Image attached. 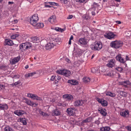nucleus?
Here are the masks:
<instances>
[{
    "label": "nucleus",
    "instance_id": "nucleus-1",
    "mask_svg": "<svg viewBox=\"0 0 131 131\" xmlns=\"http://www.w3.org/2000/svg\"><path fill=\"white\" fill-rule=\"evenodd\" d=\"M123 44V42L121 41L116 40L112 41L110 44L111 47L117 49L122 47Z\"/></svg>",
    "mask_w": 131,
    "mask_h": 131
},
{
    "label": "nucleus",
    "instance_id": "nucleus-2",
    "mask_svg": "<svg viewBox=\"0 0 131 131\" xmlns=\"http://www.w3.org/2000/svg\"><path fill=\"white\" fill-rule=\"evenodd\" d=\"M56 72L59 74L63 75L67 77L70 75L71 73L70 71L65 69L58 70L56 71Z\"/></svg>",
    "mask_w": 131,
    "mask_h": 131
},
{
    "label": "nucleus",
    "instance_id": "nucleus-3",
    "mask_svg": "<svg viewBox=\"0 0 131 131\" xmlns=\"http://www.w3.org/2000/svg\"><path fill=\"white\" fill-rule=\"evenodd\" d=\"M31 46V43L29 42L22 43L19 46V49L22 50H25L28 48H30Z\"/></svg>",
    "mask_w": 131,
    "mask_h": 131
},
{
    "label": "nucleus",
    "instance_id": "nucleus-4",
    "mask_svg": "<svg viewBox=\"0 0 131 131\" xmlns=\"http://www.w3.org/2000/svg\"><path fill=\"white\" fill-rule=\"evenodd\" d=\"M38 20L39 18L38 15L35 14L30 18V23L33 26L36 25V24L37 23Z\"/></svg>",
    "mask_w": 131,
    "mask_h": 131
},
{
    "label": "nucleus",
    "instance_id": "nucleus-5",
    "mask_svg": "<svg viewBox=\"0 0 131 131\" xmlns=\"http://www.w3.org/2000/svg\"><path fill=\"white\" fill-rule=\"evenodd\" d=\"M55 45L56 44L54 43L53 42L50 41L46 45V49L47 50H50L53 48Z\"/></svg>",
    "mask_w": 131,
    "mask_h": 131
},
{
    "label": "nucleus",
    "instance_id": "nucleus-6",
    "mask_svg": "<svg viewBox=\"0 0 131 131\" xmlns=\"http://www.w3.org/2000/svg\"><path fill=\"white\" fill-rule=\"evenodd\" d=\"M63 97L66 99L67 101L69 102L72 101L73 99V97L70 94H66L63 95Z\"/></svg>",
    "mask_w": 131,
    "mask_h": 131
},
{
    "label": "nucleus",
    "instance_id": "nucleus-7",
    "mask_svg": "<svg viewBox=\"0 0 131 131\" xmlns=\"http://www.w3.org/2000/svg\"><path fill=\"white\" fill-rule=\"evenodd\" d=\"M74 109V108H68L67 109L66 112L69 115H73L75 112Z\"/></svg>",
    "mask_w": 131,
    "mask_h": 131
},
{
    "label": "nucleus",
    "instance_id": "nucleus-8",
    "mask_svg": "<svg viewBox=\"0 0 131 131\" xmlns=\"http://www.w3.org/2000/svg\"><path fill=\"white\" fill-rule=\"evenodd\" d=\"M115 36V34L110 32H109L106 33V34L104 35L105 37L109 39H111L114 38Z\"/></svg>",
    "mask_w": 131,
    "mask_h": 131
},
{
    "label": "nucleus",
    "instance_id": "nucleus-9",
    "mask_svg": "<svg viewBox=\"0 0 131 131\" xmlns=\"http://www.w3.org/2000/svg\"><path fill=\"white\" fill-rule=\"evenodd\" d=\"M115 60L112 59L108 61V63L107 64V66L109 67L112 68L115 65Z\"/></svg>",
    "mask_w": 131,
    "mask_h": 131
},
{
    "label": "nucleus",
    "instance_id": "nucleus-10",
    "mask_svg": "<svg viewBox=\"0 0 131 131\" xmlns=\"http://www.w3.org/2000/svg\"><path fill=\"white\" fill-rule=\"evenodd\" d=\"M84 101L82 100H77L74 103V105L75 106H79L82 105Z\"/></svg>",
    "mask_w": 131,
    "mask_h": 131
},
{
    "label": "nucleus",
    "instance_id": "nucleus-11",
    "mask_svg": "<svg viewBox=\"0 0 131 131\" xmlns=\"http://www.w3.org/2000/svg\"><path fill=\"white\" fill-rule=\"evenodd\" d=\"M20 57L18 56L13 59H11L10 60V63L12 64H15L18 62L19 60Z\"/></svg>",
    "mask_w": 131,
    "mask_h": 131
},
{
    "label": "nucleus",
    "instance_id": "nucleus-12",
    "mask_svg": "<svg viewBox=\"0 0 131 131\" xmlns=\"http://www.w3.org/2000/svg\"><path fill=\"white\" fill-rule=\"evenodd\" d=\"M87 43V39L85 38H80L78 40V44L80 45H85Z\"/></svg>",
    "mask_w": 131,
    "mask_h": 131
},
{
    "label": "nucleus",
    "instance_id": "nucleus-13",
    "mask_svg": "<svg viewBox=\"0 0 131 131\" xmlns=\"http://www.w3.org/2000/svg\"><path fill=\"white\" fill-rule=\"evenodd\" d=\"M14 113L18 116L22 115L26 113L23 110H15L14 112Z\"/></svg>",
    "mask_w": 131,
    "mask_h": 131
},
{
    "label": "nucleus",
    "instance_id": "nucleus-14",
    "mask_svg": "<svg viewBox=\"0 0 131 131\" xmlns=\"http://www.w3.org/2000/svg\"><path fill=\"white\" fill-rule=\"evenodd\" d=\"M98 110L103 116H105L107 114L106 110L105 108H99L98 109Z\"/></svg>",
    "mask_w": 131,
    "mask_h": 131
},
{
    "label": "nucleus",
    "instance_id": "nucleus-15",
    "mask_svg": "<svg viewBox=\"0 0 131 131\" xmlns=\"http://www.w3.org/2000/svg\"><path fill=\"white\" fill-rule=\"evenodd\" d=\"M14 43L13 41L9 39H6L5 40L4 45L5 46L8 45L12 46L13 45Z\"/></svg>",
    "mask_w": 131,
    "mask_h": 131
},
{
    "label": "nucleus",
    "instance_id": "nucleus-16",
    "mask_svg": "<svg viewBox=\"0 0 131 131\" xmlns=\"http://www.w3.org/2000/svg\"><path fill=\"white\" fill-rule=\"evenodd\" d=\"M94 44L95 45L97 50L98 51L100 50L102 47V44L100 42H95L94 43Z\"/></svg>",
    "mask_w": 131,
    "mask_h": 131
},
{
    "label": "nucleus",
    "instance_id": "nucleus-17",
    "mask_svg": "<svg viewBox=\"0 0 131 131\" xmlns=\"http://www.w3.org/2000/svg\"><path fill=\"white\" fill-rule=\"evenodd\" d=\"M24 100H25V102L27 105L32 106H34V103L33 102L25 98L24 99Z\"/></svg>",
    "mask_w": 131,
    "mask_h": 131
},
{
    "label": "nucleus",
    "instance_id": "nucleus-18",
    "mask_svg": "<svg viewBox=\"0 0 131 131\" xmlns=\"http://www.w3.org/2000/svg\"><path fill=\"white\" fill-rule=\"evenodd\" d=\"M8 108L7 105L5 103H2L0 104V109L1 110H7Z\"/></svg>",
    "mask_w": 131,
    "mask_h": 131
},
{
    "label": "nucleus",
    "instance_id": "nucleus-19",
    "mask_svg": "<svg viewBox=\"0 0 131 131\" xmlns=\"http://www.w3.org/2000/svg\"><path fill=\"white\" fill-rule=\"evenodd\" d=\"M56 18L54 16H51L50 18H49V21L52 24H53L56 22Z\"/></svg>",
    "mask_w": 131,
    "mask_h": 131
},
{
    "label": "nucleus",
    "instance_id": "nucleus-20",
    "mask_svg": "<svg viewBox=\"0 0 131 131\" xmlns=\"http://www.w3.org/2000/svg\"><path fill=\"white\" fill-rule=\"evenodd\" d=\"M111 129L109 126L102 127L100 128L101 131H109Z\"/></svg>",
    "mask_w": 131,
    "mask_h": 131
},
{
    "label": "nucleus",
    "instance_id": "nucleus-21",
    "mask_svg": "<svg viewBox=\"0 0 131 131\" xmlns=\"http://www.w3.org/2000/svg\"><path fill=\"white\" fill-rule=\"evenodd\" d=\"M120 114L122 116L125 117L127 115L128 116L129 115V112L128 110H125L121 112Z\"/></svg>",
    "mask_w": 131,
    "mask_h": 131
},
{
    "label": "nucleus",
    "instance_id": "nucleus-22",
    "mask_svg": "<svg viewBox=\"0 0 131 131\" xmlns=\"http://www.w3.org/2000/svg\"><path fill=\"white\" fill-rule=\"evenodd\" d=\"M53 41L54 42H56V44L57 43L59 45L61 43V39L59 37L54 38Z\"/></svg>",
    "mask_w": 131,
    "mask_h": 131
},
{
    "label": "nucleus",
    "instance_id": "nucleus-23",
    "mask_svg": "<svg viewBox=\"0 0 131 131\" xmlns=\"http://www.w3.org/2000/svg\"><path fill=\"white\" fill-rule=\"evenodd\" d=\"M19 121L23 124V125H26L27 124L26 119L25 118H20L18 119Z\"/></svg>",
    "mask_w": 131,
    "mask_h": 131
},
{
    "label": "nucleus",
    "instance_id": "nucleus-24",
    "mask_svg": "<svg viewBox=\"0 0 131 131\" xmlns=\"http://www.w3.org/2000/svg\"><path fill=\"white\" fill-rule=\"evenodd\" d=\"M53 114L56 116H58L60 115L61 112L59 110L56 109L53 111Z\"/></svg>",
    "mask_w": 131,
    "mask_h": 131
},
{
    "label": "nucleus",
    "instance_id": "nucleus-25",
    "mask_svg": "<svg viewBox=\"0 0 131 131\" xmlns=\"http://www.w3.org/2000/svg\"><path fill=\"white\" fill-rule=\"evenodd\" d=\"M31 41L33 42H37L39 41V39L38 38L36 37H32L31 38Z\"/></svg>",
    "mask_w": 131,
    "mask_h": 131
},
{
    "label": "nucleus",
    "instance_id": "nucleus-26",
    "mask_svg": "<svg viewBox=\"0 0 131 131\" xmlns=\"http://www.w3.org/2000/svg\"><path fill=\"white\" fill-rule=\"evenodd\" d=\"M106 95L109 96L111 97H114L116 95L115 93H112L111 92L108 91L106 92Z\"/></svg>",
    "mask_w": 131,
    "mask_h": 131
},
{
    "label": "nucleus",
    "instance_id": "nucleus-27",
    "mask_svg": "<svg viewBox=\"0 0 131 131\" xmlns=\"http://www.w3.org/2000/svg\"><path fill=\"white\" fill-rule=\"evenodd\" d=\"M124 84H126L127 85H130L131 84V82L128 80L122 81L121 83V84L122 85H124Z\"/></svg>",
    "mask_w": 131,
    "mask_h": 131
},
{
    "label": "nucleus",
    "instance_id": "nucleus-28",
    "mask_svg": "<svg viewBox=\"0 0 131 131\" xmlns=\"http://www.w3.org/2000/svg\"><path fill=\"white\" fill-rule=\"evenodd\" d=\"M27 96L31 98H32L34 100L37 97V95H35L34 94H28Z\"/></svg>",
    "mask_w": 131,
    "mask_h": 131
},
{
    "label": "nucleus",
    "instance_id": "nucleus-29",
    "mask_svg": "<svg viewBox=\"0 0 131 131\" xmlns=\"http://www.w3.org/2000/svg\"><path fill=\"white\" fill-rule=\"evenodd\" d=\"M36 73L35 72H32L30 73H29L27 74H26L25 76L26 78H28V77L32 76L36 74Z\"/></svg>",
    "mask_w": 131,
    "mask_h": 131
},
{
    "label": "nucleus",
    "instance_id": "nucleus-30",
    "mask_svg": "<svg viewBox=\"0 0 131 131\" xmlns=\"http://www.w3.org/2000/svg\"><path fill=\"white\" fill-rule=\"evenodd\" d=\"M90 81V79L89 78H84V77L83 79V81L85 83H88Z\"/></svg>",
    "mask_w": 131,
    "mask_h": 131
},
{
    "label": "nucleus",
    "instance_id": "nucleus-31",
    "mask_svg": "<svg viewBox=\"0 0 131 131\" xmlns=\"http://www.w3.org/2000/svg\"><path fill=\"white\" fill-rule=\"evenodd\" d=\"M91 119L89 117L88 118L86 119L83 121L82 123H87L90 122L91 121Z\"/></svg>",
    "mask_w": 131,
    "mask_h": 131
},
{
    "label": "nucleus",
    "instance_id": "nucleus-32",
    "mask_svg": "<svg viewBox=\"0 0 131 131\" xmlns=\"http://www.w3.org/2000/svg\"><path fill=\"white\" fill-rule=\"evenodd\" d=\"M4 131H12V128L9 126L5 127L4 129Z\"/></svg>",
    "mask_w": 131,
    "mask_h": 131
},
{
    "label": "nucleus",
    "instance_id": "nucleus-33",
    "mask_svg": "<svg viewBox=\"0 0 131 131\" xmlns=\"http://www.w3.org/2000/svg\"><path fill=\"white\" fill-rule=\"evenodd\" d=\"M90 48L93 50L95 51L97 50L95 45L94 44V43L93 44L90 45Z\"/></svg>",
    "mask_w": 131,
    "mask_h": 131
},
{
    "label": "nucleus",
    "instance_id": "nucleus-34",
    "mask_svg": "<svg viewBox=\"0 0 131 131\" xmlns=\"http://www.w3.org/2000/svg\"><path fill=\"white\" fill-rule=\"evenodd\" d=\"M101 104L103 106H106L107 105V103L106 101L103 100Z\"/></svg>",
    "mask_w": 131,
    "mask_h": 131
},
{
    "label": "nucleus",
    "instance_id": "nucleus-35",
    "mask_svg": "<svg viewBox=\"0 0 131 131\" xmlns=\"http://www.w3.org/2000/svg\"><path fill=\"white\" fill-rule=\"evenodd\" d=\"M97 4L94 3L93 4V7H91V8L89 9V10L92 11V10H95L96 6H96Z\"/></svg>",
    "mask_w": 131,
    "mask_h": 131
},
{
    "label": "nucleus",
    "instance_id": "nucleus-36",
    "mask_svg": "<svg viewBox=\"0 0 131 131\" xmlns=\"http://www.w3.org/2000/svg\"><path fill=\"white\" fill-rule=\"evenodd\" d=\"M7 68L8 67L5 65H2L0 67L1 69L5 70H7Z\"/></svg>",
    "mask_w": 131,
    "mask_h": 131
},
{
    "label": "nucleus",
    "instance_id": "nucleus-37",
    "mask_svg": "<svg viewBox=\"0 0 131 131\" xmlns=\"http://www.w3.org/2000/svg\"><path fill=\"white\" fill-rule=\"evenodd\" d=\"M125 92L122 91H119V93L121 96H125Z\"/></svg>",
    "mask_w": 131,
    "mask_h": 131
},
{
    "label": "nucleus",
    "instance_id": "nucleus-38",
    "mask_svg": "<svg viewBox=\"0 0 131 131\" xmlns=\"http://www.w3.org/2000/svg\"><path fill=\"white\" fill-rule=\"evenodd\" d=\"M115 69L117 71L119 72H122V71L123 70L122 68L120 67L116 68H115Z\"/></svg>",
    "mask_w": 131,
    "mask_h": 131
},
{
    "label": "nucleus",
    "instance_id": "nucleus-39",
    "mask_svg": "<svg viewBox=\"0 0 131 131\" xmlns=\"http://www.w3.org/2000/svg\"><path fill=\"white\" fill-rule=\"evenodd\" d=\"M71 82L72 85H76L78 84V82L75 80H72Z\"/></svg>",
    "mask_w": 131,
    "mask_h": 131
},
{
    "label": "nucleus",
    "instance_id": "nucleus-40",
    "mask_svg": "<svg viewBox=\"0 0 131 131\" xmlns=\"http://www.w3.org/2000/svg\"><path fill=\"white\" fill-rule=\"evenodd\" d=\"M121 58V55H118L116 57V59L118 61H120Z\"/></svg>",
    "mask_w": 131,
    "mask_h": 131
},
{
    "label": "nucleus",
    "instance_id": "nucleus-41",
    "mask_svg": "<svg viewBox=\"0 0 131 131\" xmlns=\"http://www.w3.org/2000/svg\"><path fill=\"white\" fill-rule=\"evenodd\" d=\"M91 71L92 72L95 73L97 71V69L96 68H92L91 69Z\"/></svg>",
    "mask_w": 131,
    "mask_h": 131
},
{
    "label": "nucleus",
    "instance_id": "nucleus-42",
    "mask_svg": "<svg viewBox=\"0 0 131 131\" xmlns=\"http://www.w3.org/2000/svg\"><path fill=\"white\" fill-rule=\"evenodd\" d=\"M47 3H49L50 5H52L53 6H57V4L53 2H49Z\"/></svg>",
    "mask_w": 131,
    "mask_h": 131
},
{
    "label": "nucleus",
    "instance_id": "nucleus-43",
    "mask_svg": "<svg viewBox=\"0 0 131 131\" xmlns=\"http://www.w3.org/2000/svg\"><path fill=\"white\" fill-rule=\"evenodd\" d=\"M36 25L33 26L35 27V28L38 29L41 28V27H40V25H39V24L38 23H36Z\"/></svg>",
    "mask_w": 131,
    "mask_h": 131
},
{
    "label": "nucleus",
    "instance_id": "nucleus-44",
    "mask_svg": "<svg viewBox=\"0 0 131 131\" xmlns=\"http://www.w3.org/2000/svg\"><path fill=\"white\" fill-rule=\"evenodd\" d=\"M103 99H100L99 98H97L96 99V100L100 103L101 104V103H102V102L103 101Z\"/></svg>",
    "mask_w": 131,
    "mask_h": 131
},
{
    "label": "nucleus",
    "instance_id": "nucleus-45",
    "mask_svg": "<svg viewBox=\"0 0 131 131\" xmlns=\"http://www.w3.org/2000/svg\"><path fill=\"white\" fill-rule=\"evenodd\" d=\"M126 61L125 59L122 58L121 57V59L119 62L121 63H124Z\"/></svg>",
    "mask_w": 131,
    "mask_h": 131
},
{
    "label": "nucleus",
    "instance_id": "nucleus-46",
    "mask_svg": "<svg viewBox=\"0 0 131 131\" xmlns=\"http://www.w3.org/2000/svg\"><path fill=\"white\" fill-rule=\"evenodd\" d=\"M55 79H56V76L54 75L52 76L51 78V80L52 81L54 80Z\"/></svg>",
    "mask_w": 131,
    "mask_h": 131
},
{
    "label": "nucleus",
    "instance_id": "nucleus-47",
    "mask_svg": "<svg viewBox=\"0 0 131 131\" xmlns=\"http://www.w3.org/2000/svg\"><path fill=\"white\" fill-rule=\"evenodd\" d=\"M126 128L129 131H131V125L127 126L126 127Z\"/></svg>",
    "mask_w": 131,
    "mask_h": 131
},
{
    "label": "nucleus",
    "instance_id": "nucleus-48",
    "mask_svg": "<svg viewBox=\"0 0 131 131\" xmlns=\"http://www.w3.org/2000/svg\"><path fill=\"white\" fill-rule=\"evenodd\" d=\"M15 86H17V85H20L21 83L20 82V81H18L17 82H16L15 83Z\"/></svg>",
    "mask_w": 131,
    "mask_h": 131
},
{
    "label": "nucleus",
    "instance_id": "nucleus-49",
    "mask_svg": "<svg viewBox=\"0 0 131 131\" xmlns=\"http://www.w3.org/2000/svg\"><path fill=\"white\" fill-rule=\"evenodd\" d=\"M85 0H75V1L77 2H79L80 3H83Z\"/></svg>",
    "mask_w": 131,
    "mask_h": 131
},
{
    "label": "nucleus",
    "instance_id": "nucleus-50",
    "mask_svg": "<svg viewBox=\"0 0 131 131\" xmlns=\"http://www.w3.org/2000/svg\"><path fill=\"white\" fill-rule=\"evenodd\" d=\"M38 23L41 28H42L44 26L43 24L42 23Z\"/></svg>",
    "mask_w": 131,
    "mask_h": 131
},
{
    "label": "nucleus",
    "instance_id": "nucleus-51",
    "mask_svg": "<svg viewBox=\"0 0 131 131\" xmlns=\"http://www.w3.org/2000/svg\"><path fill=\"white\" fill-rule=\"evenodd\" d=\"M20 76L19 75H15L14 77V78L15 79H18L19 78Z\"/></svg>",
    "mask_w": 131,
    "mask_h": 131
},
{
    "label": "nucleus",
    "instance_id": "nucleus-52",
    "mask_svg": "<svg viewBox=\"0 0 131 131\" xmlns=\"http://www.w3.org/2000/svg\"><path fill=\"white\" fill-rule=\"evenodd\" d=\"M73 17V16L72 15H69L67 17V19H70L72 18Z\"/></svg>",
    "mask_w": 131,
    "mask_h": 131
},
{
    "label": "nucleus",
    "instance_id": "nucleus-53",
    "mask_svg": "<svg viewBox=\"0 0 131 131\" xmlns=\"http://www.w3.org/2000/svg\"><path fill=\"white\" fill-rule=\"evenodd\" d=\"M37 97L36 98L35 100L39 101L42 100L41 98L40 97H38L37 96Z\"/></svg>",
    "mask_w": 131,
    "mask_h": 131
},
{
    "label": "nucleus",
    "instance_id": "nucleus-54",
    "mask_svg": "<svg viewBox=\"0 0 131 131\" xmlns=\"http://www.w3.org/2000/svg\"><path fill=\"white\" fill-rule=\"evenodd\" d=\"M62 3L65 4H67L68 2L67 0H62Z\"/></svg>",
    "mask_w": 131,
    "mask_h": 131
},
{
    "label": "nucleus",
    "instance_id": "nucleus-55",
    "mask_svg": "<svg viewBox=\"0 0 131 131\" xmlns=\"http://www.w3.org/2000/svg\"><path fill=\"white\" fill-rule=\"evenodd\" d=\"M10 38L12 39H15L16 38L14 35H13L11 36Z\"/></svg>",
    "mask_w": 131,
    "mask_h": 131
},
{
    "label": "nucleus",
    "instance_id": "nucleus-56",
    "mask_svg": "<svg viewBox=\"0 0 131 131\" xmlns=\"http://www.w3.org/2000/svg\"><path fill=\"white\" fill-rule=\"evenodd\" d=\"M55 100L54 99L50 98V101L52 102H55Z\"/></svg>",
    "mask_w": 131,
    "mask_h": 131
},
{
    "label": "nucleus",
    "instance_id": "nucleus-57",
    "mask_svg": "<svg viewBox=\"0 0 131 131\" xmlns=\"http://www.w3.org/2000/svg\"><path fill=\"white\" fill-rule=\"evenodd\" d=\"M54 29L57 31H60L59 28L58 27H56Z\"/></svg>",
    "mask_w": 131,
    "mask_h": 131
},
{
    "label": "nucleus",
    "instance_id": "nucleus-58",
    "mask_svg": "<svg viewBox=\"0 0 131 131\" xmlns=\"http://www.w3.org/2000/svg\"><path fill=\"white\" fill-rule=\"evenodd\" d=\"M5 87V86L4 85H1L0 84V90H1L2 89V88L4 87Z\"/></svg>",
    "mask_w": 131,
    "mask_h": 131
},
{
    "label": "nucleus",
    "instance_id": "nucleus-59",
    "mask_svg": "<svg viewBox=\"0 0 131 131\" xmlns=\"http://www.w3.org/2000/svg\"><path fill=\"white\" fill-rule=\"evenodd\" d=\"M56 79H57L58 80H59L60 79H61V77L59 76H58L57 78H56Z\"/></svg>",
    "mask_w": 131,
    "mask_h": 131
},
{
    "label": "nucleus",
    "instance_id": "nucleus-60",
    "mask_svg": "<svg viewBox=\"0 0 131 131\" xmlns=\"http://www.w3.org/2000/svg\"><path fill=\"white\" fill-rule=\"evenodd\" d=\"M59 29L60 31H61V32H63L64 30V29H62L60 28H59Z\"/></svg>",
    "mask_w": 131,
    "mask_h": 131
},
{
    "label": "nucleus",
    "instance_id": "nucleus-61",
    "mask_svg": "<svg viewBox=\"0 0 131 131\" xmlns=\"http://www.w3.org/2000/svg\"><path fill=\"white\" fill-rule=\"evenodd\" d=\"M18 22V21L17 19H15L13 21V22H14L15 23H17Z\"/></svg>",
    "mask_w": 131,
    "mask_h": 131
},
{
    "label": "nucleus",
    "instance_id": "nucleus-62",
    "mask_svg": "<svg viewBox=\"0 0 131 131\" xmlns=\"http://www.w3.org/2000/svg\"><path fill=\"white\" fill-rule=\"evenodd\" d=\"M115 22L116 23H117V24H121V21H115Z\"/></svg>",
    "mask_w": 131,
    "mask_h": 131
},
{
    "label": "nucleus",
    "instance_id": "nucleus-63",
    "mask_svg": "<svg viewBox=\"0 0 131 131\" xmlns=\"http://www.w3.org/2000/svg\"><path fill=\"white\" fill-rule=\"evenodd\" d=\"M45 7H49V8H50L51 7V6L50 5H45Z\"/></svg>",
    "mask_w": 131,
    "mask_h": 131
},
{
    "label": "nucleus",
    "instance_id": "nucleus-64",
    "mask_svg": "<svg viewBox=\"0 0 131 131\" xmlns=\"http://www.w3.org/2000/svg\"><path fill=\"white\" fill-rule=\"evenodd\" d=\"M129 58L127 56H126V58L125 59L126 61V60H129Z\"/></svg>",
    "mask_w": 131,
    "mask_h": 131
}]
</instances>
